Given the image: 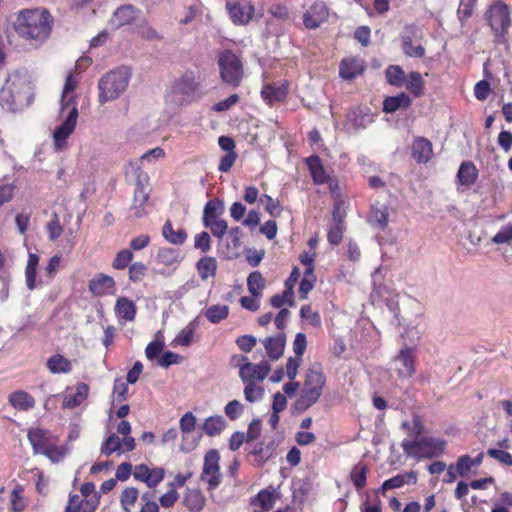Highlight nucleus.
Wrapping results in <instances>:
<instances>
[{"label":"nucleus","mask_w":512,"mask_h":512,"mask_svg":"<svg viewBox=\"0 0 512 512\" xmlns=\"http://www.w3.org/2000/svg\"><path fill=\"white\" fill-rule=\"evenodd\" d=\"M31 82L26 70L10 73L0 90V107L11 113L24 110L32 103Z\"/></svg>","instance_id":"1"},{"label":"nucleus","mask_w":512,"mask_h":512,"mask_svg":"<svg viewBox=\"0 0 512 512\" xmlns=\"http://www.w3.org/2000/svg\"><path fill=\"white\" fill-rule=\"evenodd\" d=\"M53 23L52 15L44 8L24 9L18 13L14 29L21 38L42 44L49 38Z\"/></svg>","instance_id":"2"},{"label":"nucleus","mask_w":512,"mask_h":512,"mask_svg":"<svg viewBox=\"0 0 512 512\" xmlns=\"http://www.w3.org/2000/svg\"><path fill=\"white\" fill-rule=\"evenodd\" d=\"M132 72L127 66L117 67L105 75L98 82L99 102L105 104L120 97L128 87Z\"/></svg>","instance_id":"3"},{"label":"nucleus","mask_w":512,"mask_h":512,"mask_svg":"<svg viewBox=\"0 0 512 512\" xmlns=\"http://www.w3.org/2000/svg\"><path fill=\"white\" fill-rule=\"evenodd\" d=\"M326 384V377L319 366L310 367L305 374L303 387L294 403V409L304 412L321 397Z\"/></svg>","instance_id":"4"},{"label":"nucleus","mask_w":512,"mask_h":512,"mask_svg":"<svg viewBox=\"0 0 512 512\" xmlns=\"http://www.w3.org/2000/svg\"><path fill=\"white\" fill-rule=\"evenodd\" d=\"M447 446L446 440L435 437H421L419 439H404L401 447L404 453L415 459H432L441 456Z\"/></svg>","instance_id":"5"},{"label":"nucleus","mask_w":512,"mask_h":512,"mask_svg":"<svg viewBox=\"0 0 512 512\" xmlns=\"http://www.w3.org/2000/svg\"><path fill=\"white\" fill-rule=\"evenodd\" d=\"M218 66L221 80L233 87H238L243 79V64L239 57L230 50H224L218 55Z\"/></svg>","instance_id":"6"},{"label":"nucleus","mask_w":512,"mask_h":512,"mask_svg":"<svg viewBox=\"0 0 512 512\" xmlns=\"http://www.w3.org/2000/svg\"><path fill=\"white\" fill-rule=\"evenodd\" d=\"M130 169L136 177V188L134 191L133 203L129 209V217L132 219H140L147 214L145 204L149 199V190L146 187L148 183V175L143 172L140 166L130 164Z\"/></svg>","instance_id":"7"},{"label":"nucleus","mask_w":512,"mask_h":512,"mask_svg":"<svg viewBox=\"0 0 512 512\" xmlns=\"http://www.w3.org/2000/svg\"><path fill=\"white\" fill-rule=\"evenodd\" d=\"M232 363L239 367V377L242 383H261L271 370L267 360L254 364L246 356H233Z\"/></svg>","instance_id":"8"},{"label":"nucleus","mask_w":512,"mask_h":512,"mask_svg":"<svg viewBox=\"0 0 512 512\" xmlns=\"http://www.w3.org/2000/svg\"><path fill=\"white\" fill-rule=\"evenodd\" d=\"M486 16L490 27L495 32L497 42L504 41L505 34L511 25L509 7L504 2L497 1L489 7Z\"/></svg>","instance_id":"9"},{"label":"nucleus","mask_w":512,"mask_h":512,"mask_svg":"<svg viewBox=\"0 0 512 512\" xmlns=\"http://www.w3.org/2000/svg\"><path fill=\"white\" fill-rule=\"evenodd\" d=\"M220 454L218 450L211 449L204 456L201 480L207 483V489L212 491L219 487L222 480L220 473Z\"/></svg>","instance_id":"10"},{"label":"nucleus","mask_w":512,"mask_h":512,"mask_svg":"<svg viewBox=\"0 0 512 512\" xmlns=\"http://www.w3.org/2000/svg\"><path fill=\"white\" fill-rule=\"evenodd\" d=\"M66 111L67 115L63 123L53 133L54 150L56 152H62L66 149L67 139L73 133L77 124L78 109L76 105L73 104L70 110Z\"/></svg>","instance_id":"11"},{"label":"nucleus","mask_w":512,"mask_h":512,"mask_svg":"<svg viewBox=\"0 0 512 512\" xmlns=\"http://www.w3.org/2000/svg\"><path fill=\"white\" fill-rule=\"evenodd\" d=\"M198 86L193 74L191 72L185 73L172 86L173 100L180 105L191 101L198 90Z\"/></svg>","instance_id":"12"},{"label":"nucleus","mask_w":512,"mask_h":512,"mask_svg":"<svg viewBox=\"0 0 512 512\" xmlns=\"http://www.w3.org/2000/svg\"><path fill=\"white\" fill-rule=\"evenodd\" d=\"M226 9L232 22L236 25L247 24L255 12L254 6L246 0L227 1Z\"/></svg>","instance_id":"13"},{"label":"nucleus","mask_w":512,"mask_h":512,"mask_svg":"<svg viewBox=\"0 0 512 512\" xmlns=\"http://www.w3.org/2000/svg\"><path fill=\"white\" fill-rule=\"evenodd\" d=\"M133 477L143 482L149 488L157 487L165 477V470L162 467L150 468L145 464H139L134 467Z\"/></svg>","instance_id":"14"},{"label":"nucleus","mask_w":512,"mask_h":512,"mask_svg":"<svg viewBox=\"0 0 512 512\" xmlns=\"http://www.w3.org/2000/svg\"><path fill=\"white\" fill-rule=\"evenodd\" d=\"M329 10L325 2L316 1L303 15V24L307 29H316L328 18Z\"/></svg>","instance_id":"15"},{"label":"nucleus","mask_w":512,"mask_h":512,"mask_svg":"<svg viewBox=\"0 0 512 512\" xmlns=\"http://www.w3.org/2000/svg\"><path fill=\"white\" fill-rule=\"evenodd\" d=\"M88 289L95 297L114 295L116 292V283L111 276L99 273L89 281Z\"/></svg>","instance_id":"16"},{"label":"nucleus","mask_w":512,"mask_h":512,"mask_svg":"<svg viewBox=\"0 0 512 512\" xmlns=\"http://www.w3.org/2000/svg\"><path fill=\"white\" fill-rule=\"evenodd\" d=\"M139 13L140 10L131 4L122 5L114 11L109 24L114 29L129 25L138 17Z\"/></svg>","instance_id":"17"},{"label":"nucleus","mask_w":512,"mask_h":512,"mask_svg":"<svg viewBox=\"0 0 512 512\" xmlns=\"http://www.w3.org/2000/svg\"><path fill=\"white\" fill-rule=\"evenodd\" d=\"M395 362L400 366L397 368L400 377L410 378L415 373V353L410 347L402 348L395 358Z\"/></svg>","instance_id":"18"},{"label":"nucleus","mask_w":512,"mask_h":512,"mask_svg":"<svg viewBox=\"0 0 512 512\" xmlns=\"http://www.w3.org/2000/svg\"><path fill=\"white\" fill-rule=\"evenodd\" d=\"M418 29L414 25H409L404 28L401 34V43L403 52L410 57L421 58L424 56L425 50L421 45H413L412 39L416 36Z\"/></svg>","instance_id":"19"},{"label":"nucleus","mask_w":512,"mask_h":512,"mask_svg":"<svg viewBox=\"0 0 512 512\" xmlns=\"http://www.w3.org/2000/svg\"><path fill=\"white\" fill-rule=\"evenodd\" d=\"M372 122H374V115L368 107L352 109L347 115V124L354 130L365 129Z\"/></svg>","instance_id":"20"},{"label":"nucleus","mask_w":512,"mask_h":512,"mask_svg":"<svg viewBox=\"0 0 512 512\" xmlns=\"http://www.w3.org/2000/svg\"><path fill=\"white\" fill-rule=\"evenodd\" d=\"M180 430L182 432V444L181 450L184 452H189L193 450L197 442L189 441V433L195 429L196 426V418L191 412H186L180 419Z\"/></svg>","instance_id":"21"},{"label":"nucleus","mask_w":512,"mask_h":512,"mask_svg":"<svg viewBox=\"0 0 512 512\" xmlns=\"http://www.w3.org/2000/svg\"><path fill=\"white\" fill-rule=\"evenodd\" d=\"M433 155L432 143L425 137H416L412 144V157L419 164L427 163Z\"/></svg>","instance_id":"22"},{"label":"nucleus","mask_w":512,"mask_h":512,"mask_svg":"<svg viewBox=\"0 0 512 512\" xmlns=\"http://www.w3.org/2000/svg\"><path fill=\"white\" fill-rule=\"evenodd\" d=\"M285 344L286 336L283 332L263 340L264 348L271 360H278L283 355Z\"/></svg>","instance_id":"23"},{"label":"nucleus","mask_w":512,"mask_h":512,"mask_svg":"<svg viewBox=\"0 0 512 512\" xmlns=\"http://www.w3.org/2000/svg\"><path fill=\"white\" fill-rule=\"evenodd\" d=\"M365 69L363 60L359 58L343 59L340 64L339 74L345 80H352L362 74Z\"/></svg>","instance_id":"24"},{"label":"nucleus","mask_w":512,"mask_h":512,"mask_svg":"<svg viewBox=\"0 0 512 512\" xmlns=\"http://www.w3.org/2000/svg\"><path fill=\"white\" fill-rule=\"evenodd\" d=\"M28 440L35 454H41L51 444L49 431L41 428H33L28 431Z\"/></svg>","instance_id":"25"},{"label":"nucleus","mask_w":512,"mask_h":512,"mask_svg":"<svg viewBox=\"0 0 512 512\" xmlns=\"http://www.w3.org/2000/svg\"><path fill=\"white\" fill-rule=\"evenodd\" d=\"M305 162L315 184H325L330 181L318 155L309 156Z\"/></svg>","instance_id":"26"},{"label":"nucleus","mask_w":512,"mask_h":512,"mask_svg":"<svg viewBox=\"0 0 512 512\" xmlns=\"http://www.w3.org/2000/svg\"><path fill=\"white\" fill-rule=\"evenodd\" d=\"M136 305L127 297H119L115 304V314L119 320L131 322L136 316Z\"/></svg>","instance_id":"27"},{"label":"nucleus","mask_w":512,"mask_h":512,"mask_svg":"<svg viewBox=\"0 0 512 512\" xmlns=\"http://www.w3.org/2000/svg\"><path fill=\"white\" fill-rule=\"evenodd\" d=\"M8 402L18 411H28L35 406L34 397L23 390L12 392L8 397Z\"/></svg>","instance_id":"28"},{"label":"nucleus","mask_w":512,"mask_h":512,"mask_svg":"<svg viewBox=\"0 0 512 512\" xmlns=\"http://www.w3.org/2000/svg\"><path fill=\"white\" fill-rule=\"evenodd\" d=\"M89 386L86 383H78L74 394H68L64 397L62 407L74 409L80 406L88 397Z\"/></svg>","instance_id":"29"},{"label":"nucleus","mask_w":512,"mask_h":512,"mask_svg":"<svg viewBox=\"0 0 512 512\" xmlns=\"http://www.w3.org/2000/svg\"><path fill=\"white\" fill-rule=\"evenodd\" d=\"M288 93L287 86L281 85H266L261 91L262 98L269 104L273 105L277 102L283 101Z\"/></svg>","instance_id":"30"},{"label":"nucleus","mask_w":512,"mask_h":512,"mask_svg":"<svg viewBox=\"0 0 512 512\" xmlns=\"http://www.w3.org/2000/svg\"><path fill=\"white\" fill-rule=\"evenodd\" d=\"M77 86V81L74 79L73 75L70 73L65 81V85L62 92L61 97V114L63 115L66 110H70L72 105H76L77 103L75 101V98L71 93L74 91V89Z\"/></svg>","instance_id":"31"},{"label":"nucleus","mask_w":512,"mask_h":512,"mask_svg":"<svg viewBox=\"0 0 512 512\" xmlns=\"http://www.w3.org/2000/svg\"><path fill=\"white\" fill-rule=\"evenodd\" d=\"M477 177L478 171L476 166L472 162L465 161L460 165L457 173V179L459 184L466 187L471 186L472 184L475 183Z\"/></svg>","instance_id":"32"},{"label":"nucleus","mask_w":512,"mask_h":512,"mask_svg":"<svg viewBox=\"0 0 512 512\" xmlns=\"http://www.w3.org/2000/svg\"><path fill=\"white\" fill-rule=\"evenodd\" d=\"M47 368L52 374H67L72 370V363L61 354H54L47 360Z\"/></svg>","instance_id":"33"},{"label":"nucleus","mask_w":512,"mask_h":512,"mask_svg":"<svg viewBox=\"0 0 512 512\" xmlns=\"http://www.w3.org/2000/svg\"><path fill=\"white\" fill-rule=\"evenodd\" d=\"M416 480L417 476L415 472H405L385 480L381 486V490L384 493L386 490L401 488L405 484L416 483Z\"/></svg>","instance_id":"34"},{"label":"nucleus","mask_w":512,"mask_h":512,"mask_svg":"<svg viewBox=\"0 0 512 512\" xmlns=\"http://www.w3.org/2000/svg\"><path fill=\"white\" fill-rule=\"evenodd\" d=\"M183 504L191 512H200L205 504L203 494L197 489H188L183 498Z\"/></svg>","instance_id":"35"},{"label":"nucleus","mask_w":512,"mask_h":512,"mask_svg":"<svg viewBox=\"0 0 512 512\" xmlns=\"http://www.w3.org/2000/svg\"><path fill=\"white\" fill-rule=\"evenodd\" d=\"M217 260L211 256L202 257L196 264V269L201 280H207L216 275Z\"/></svg>","instance_id":"36"},{"label":"nucleus","mask_w":512,"mask_h":512,"mask_svg":"<svg viewBox=\"0 0 512 512\" xmlns=\"http://www.w3.org/2000/svg\"><path fill=\"white\" fill-rule=\"evenodd\" d=\"M410 105V97L402 92L396 96L387 97L383 102V111L385 113H393L400 108H408Z\"/></svg>","instance_id":"37"},{"label":"nucleus","mask_w":512,"mask_h":512,"mask_svg":"<svg viewBox=\"0 0 512 512\" xmlns=\"http://www.w3.org/2000/svg\"><path fill=\"white\" fill-rule=\"evenodd\" d=\"M39 264V256L36 253H29L25 268V282L27 288L32 291L36 288V274Z\"/></svg>","instance_id":"38"},{"label":"nucleus","mask_w":512,"mask_h":512,"mask_svg":"<svg viewBox=\"0 0 512 512\" xmlns=\"http://www.w3.org/2000/svg\"><path fill=\"white\" fill-rule=\"evenodd\" d=\"M162 235L169 243L174 245H182L187 239L186 231L182 228L175 231L169 220L163 225Z\"/></svg>","instance_id":"39"},{"label":"nucleus","mask_w":512,"mask_h":512,"mask_svg":"<svg viewBox=\"0 0 512 512\" xmlns=\"http://www.w3.org/2000/svg\"><path fill=\"white\" fill-rule=\"evenodd\" d=\"M226 427V421L223 416L216 415L208 417L203 423V431L208 436L219 435Z\"/></svg>","instance_id":"40"},{"label":"nucleus","mask_w":512,"mask_h":512,"mask_svg":"<svg viewBox=\"0 0 512 512\" xmlns=\"http://www.w3.org/2000/svg\"><path fill=\"white\" fill-rule=\"evenodd\" d=\"M229 311V306L216 304L208 307L204 315L210 323L217 324L228 317Z\"/></svg>","instance_id":"41"},{"label":"nucleus","mask_w":512,"mask_h":512,"mask_svg":"<svg viewBox=\"0 0 512 512\" xmlns=\"http://www.w3.org/2000/svg\"><path fill=\"white\" fill-rule=\"evenodd\" d=\"M199 322L193 319L187 326H185L175 337L174 342L180 346L188 347L193 342V335L198 328Z\"/></svg>","instance_id":"42"},{"label":"nucleus","mask_w":512,"mask_h":512,"mask_svg":"<svg viewBox=\"0 0 512 512\" xmlns=\"http://www.w3.org/2000/svg\"><path fill=\"white\" fill-rule=\"evenodd\" d=\"M157 262L165 266H174L180 263L178 250L169 247L160 248L157 253Z\"/></svg>","instance_id":"43"},{"label":"nucleus","mask_w":512,"mask_h":512,"mask_svg":"<svg viewBox=\"0 0 512 512\" xmlns=\"http://www.w3.org/2000/svg\"><path fill=\"white\" fill-rule=\"evenodd\" d=\"M404 86L409 90L415 97H419L423 94V78L419 72H410L408 77L405 78Z\"/></svg>","instance_id":"44"},{"label":"nucleus","mask_w":512,"mask_h":512,"mask_svg":"<svg viewBox=\"0 0 512 512\" xmlns=\"http://www.w3.org/2000/svg\"><path fill=\"white\" fill-rule=\"evenodd\" d=\"M248 291L254 297H260L265 287V279L259 271H253L247 278Z\"/></svg>","instance_id":"45"},{"label":"nucleus","mask_w":512,"mask_h":512,"mask_svg":"<svg viewBox=\"0 0 512 512\" xmlns=\"http://www.w3.org/2000/svg\"><path fill=\"white\" fill-rule=\"evenodd\" d=\"M386 80L390 85L395 87L404 86L405 73L400 66L389 65L385 70Z\"/></svg>","instance_id":"46"},{"label":"nucleus","mask_w":512,"mask_h":512,"mask_svg":"<svg viewBox=\"0 0 512 512\" xmlns=\"http://www.w3.org/2000/svg\"><path fill=\"white\" fill-rule=\"evenodd\" d=\"M388 208L382 206L380 208H373L369 218V222L380 230H384L388 224Z\"/></svg>","instance_id":"47"},{"label":"nucleus","mask_w":512,"mask_h":512,"mask_svg":"<svg viewBox=\"0 0 512 512\" xmlns=\"http://www.w3.org/2000/svg\"><path fill=\"white\" fill-rule=\"evenodd\" d=\"M244 385V398L249 403H254L262 400L264 396V388L259 383H243Z\"/></svg>","instance_id":"48"},{"label":"nucleus","mask_w":512,"mask_h":512,"mask_svg":"<svg viewBox=\"0 0 512 512\" xmlns=\"http://www.w3.org/2000/svg\"><path fill=\"white\" fill-rule=\"evenodd\" d=\"M368 469L366 465L358 464L351 472V480L357 491L363 489L366 485Z\"/></svg>","instance_id":"49"},{"label":"nucleus","mask_w":512,"mask_h":512,"mask_svg":"<svg viewBox=\"0 0 512 512\" xmlns=\"http://www.w3.org/2000/svg\"><path fill=\"white\" fill-rule=\"evenodd\" d=\"M121 450V440L116 434H111L101 445V453L110 456Z\"/></svg>","instance_id":"50"},{"label":"nucleus","mask_w":512,"mask_h":512,"mask_svg":"<svg viewBox=\"0 0 512 512\" xmlns=\"http://www.w3.org/2000/svg\"><path fill=\"white\" fill-rule=\"evenodd\" d=\"M260 202L264 204L265 210L272 217H278L281 214L282 208L278 200H275L271 196L264 194L260 197Z\"/></svg>","instance_id":"51"},{"label":"nucleus","mask_w":512,"mask_h":512,"mask_svg":"<svg viewBox=\"0 0 512 512\" xmlns=\"http://www.w3.org/2000/svg\"><path fill=\"white\" fill-rule=\"evenodd\" d=\"M41 454L48 457L53 463H58L65 457L66 450L63 446H56L51 443Z\"/></svg>","instance_id":"52"},{"label":"nucleus","mask_w":512,"mask_h":512,"mask_svg":"<svg viewBox=\"0 0 512 512\" xmlns=\"http://www.w3.org/2000/svg\"><path fill=\"white\" fill-rule=\"evenodd\" d=\"M132 259L133 253L130 250H121L117 253L116 257L114 258L112 266L117 270L124 269L129 265Z\"/></svg>","instance_id":"53"},{"label":"nucleus","mask_w":512,"mask_h":512,"mask_svg":"<svg viewBox=\"0 0 512 512\" xmlns=\"http://www.w3.org/2000/svg\"><path fill=\"white\" fill-rule=\"evenodd\" d=\"M512 240V223L503 227L492 237L491 241L494 244L501 245L507 244Z\"/></svg>","instance_id":"54"},{"label":"nucleus","mask_w":512,"mask_h":512,"mask_svg":"<svg viewBox=\"0 0 512 512\" xmlns=\"http://www.w3.org/2000/svg\"><path fill=\"white\" fill-rule=\"evenodd\" d=\"M244 406L238 400H232L224 407L225 415L232 421L238 419L243 413Z\"/></svg>","instance_id":"55"},{"label":"nucleus","mask_w":512,"mask_h":512,"mask_svg":"<svg viewBox=\"0 0 512 512\" xmlns=\"http://www.w3.org/2000/svg\"><path fill=\"white\" fill-rule=\"evenodd\" d=\"M487 455L503 465L512 466V454L507 451L502 449L489 448L487 450Z\"/></svg>","instance_id":"56"},{"label":"nucleus","mask_w":512,"mask_h":512,"mask_svg":"<svg viewBox=\"0 0 512 512\" xmlns=\"http://www.w3.org/2000/svg\"><path fill=\"white\" fill-rule=\"evenodd\" d=\"M23 487L21 485H17L11 493V506L14 512H21L25 508V504L23 501Z\"/></svg>","instance_id":"57"},{"label":"nucleus","mask_w":512,"mask_h":512,"mask_svg":"<svg viewBox=\"0 0 512 512\" xmlns=\"http://www.w3.org/2000/svg\"><path fill=\"white\" fill-rule=\"evenodd\" d=\"M46 228L48 237L51 241H55L61 236L63 228L59 222L57 214H53V218L47 223Z\"/></svg>","instance_id":"58"},{"label":"nucleus","mask_w":512,"mask_h":512,"mask_svg":"<svg viewBox=\"0 0 512 512\" xmlns=\"http://www.w3.org/2000/svg\"><path fill=\"white\" fill-rule=\"evenodd\" d=\"M138 490L134 487H128L122 491L121 494V505L124 509L133 506L138 498Z\"/></svg>","instance_id":"59"},{"label":"nucleus","mask_w":512,"mask_h":512,"mask_svg":"<svg viewBox=\"0 0 512 512\" xmlns=\"http://www.w3.org/2000/svg\"><path fill=\"white\" fill-rule=\"evenodd\" d=\"M169 486V491H167L159 498L160 505L164 508L173 507L177 499L179 498V494L174 488V484L170 483Z\"/></svg>","instance_id":"60"},{"label":"nucleus","mask_w":512,"mask_h":512,"mask_svg":"<svg viewBox=\"0 0 512 512\" xmlns=\"http://www.w3.org/2000/svg\"><path fill=\"white\" fill-rule=\"evenodd\" d=\"M402 427L408 429L409 435L413 436L414 439L421 438L424 433V426L418 417L413 418L411 423L404 422Z\"/></svg>","instance_id":"61"},{"label":"nucleus","mask_w":512,"mask_h":512,"mask_svg":"<svg viewBox=\"0 0 512 512\" xmlns=\"http://www.w3.org/2000/svg\"><path fill=\"white\" fill-rule=\"evenodd\" d=\"M458 475L464 477L468 475L471 468L474 467L472 458L469 455L460 456L455 464Z\"/></svg>","instance_id":"62"},{"label":"nucleus","mask_w":512,"mask_h":512,"mask_svg":"<svg viewBox=\"0 0 512 512\" xmlns=\"http://www.w3.org/2000/svg\"><path fill=\"white\" fill-rule=\"evenodd\" d=\"M194 247L206 253L211 249V238L208 232L203 231L195 236Z\"/></svg>","instance_id":"63"},{"label":"nucleus","mask_w":512,"mask_h":512,"mask_svg":"<svg viewBox=\"0 0 512 512\" xmlns=\"http://www.w3.org/2000/svg\"><path fill=\"white\" fill-rule=\"evenodd\" d=\"M146 266L142 262H134L129 266V279L133 282L142 280L146 272Z\"/></svg>","instance_id":"64"}]
</instances>
